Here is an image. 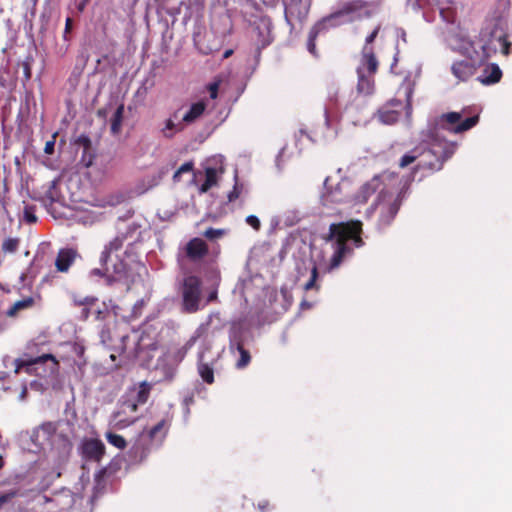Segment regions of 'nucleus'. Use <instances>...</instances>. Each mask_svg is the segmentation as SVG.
Returning a JSON list of instances; mask_svg holds the SVG:
<instances>
[{"mask_svg": "<svg viewBox=\"0 0 512 512\" xmlns=\"http://www.w3.org/2000/svg\"><path fill=\"white\" fill-rule=\"evenodd\" d=\"M381 180L378 176L373 177L370 181L363 184L355 195L354 199L357 203H366L368 199L379 189Z\"/></svg>", "mask_w": 512, "mask_h": 512, "instance_id": "412c9836", "label": "nucleus"}, {"mask_svg": "<svg viewBox=\"0 0 512 512\" xmlns=\"http://www.w3.org/2000/svg\"><path fill=\"white\" fill-rule=\"evenodd\" d=\"M91 164H92V158L90 157V159H89V160L87 161V163H86V166L88 167V166H90Z\"/></svg>", "mask_w": 512, "mask_h": 512, "instance_id": "e2e57ef3", "label": "nucleus"}, {"mask_svg": "<svg viewBox=\"0 0 512 512\" xmlns=\"http://www.w3.org/2000/svg\"><path fill=\"white\" fill-rule=\"evenodd\" d=\"M478 67L471 60H460L452 64L451 72L459 81H467L476 73Z\"/></svg>", "mask_w": 512, "mask_h": 512, "instance_id": "a211bd4d", "label": "nucleus"}, {"mask_svg": "<svg viewBox=\"0 0 512 512\" xmlns=\"http://www.w3.org/2000/svg\"><path fill=\"white\" fill-rule=\"evenodd\" d=\"M21 495L19 489L9 490L5 493L0 494V508L3 507L6 503L12 501L17 496Z\"/></svg>", "mask_w": 512, "mask_h": 512, "instance_id": "a19ab883", "label": "nucleus"}, {"mask_svg": "<svg viewBox=\"0 0 512 512\" xmlns=\"http://www.w3.org/2000/svg\"><path fill=\"white\" fill-rule=\"evenodd\" d=\"M151 390L152 384L147 381H142L139 383L134 399L127 398L120 401L118 409L112 414V422L115 428H127L138 420V417L122 418V414L126 413V409L131 413H136L138 411V406L143 405L148 401Z\"/></svg>", "mask_w": 512, "mask_h": 512, "instance_id": "20e7f679", "label": "nucleus"}, {"mask_svg": "<svg viewBox=\"0 0 512 512\" xmlns=\"http://www.w3.org/2000/svg\"><path fill=\"white\" fill-rule=\"evenodd\" d=\"M153 444L145 439L144 434H141L139 439L129 450V457L134 464L142 463L149 455Z\"/></svg>", "mask_w": 512, "mask_h": 512, "instance_id": "f3484780", "label": "nucleus"}, {"mask_svg": "<svg viewBox=\"0 0 512 512\" xmlns=\"http://www.w3.org/2000/svg\"><path fill=\"white\" fill-rule=\"evenodd\" d=\"M98 116L100 117H105L106 116V112L102 109L98 110Z\"/></svg>", "mask_w": 512, "mask_h": 512, "instance_id": "680f3d73", "label": "nucleus"}, {"mask_svg": "<svg viewBox=\"0 0 512 512\" xmlns=\"http://www.w3.org/2000/svg\"><path fill=\"white\" fill-rule=\"evenodd\" d=\"M379 61L375 51L361 49L359 64L356 68L358 83L357 91L370 95L374 91V76L378 71Z\"/></svg>", "mask_w": 512, "mask_h": 512, "instance_id": "39448f33", "label": "nucleus"}, {"mask_svg": "<svg viewBox=\"0 0 512 512\" xmlns=\"http://www.w3.org/2000/svg\"><path fill=\"white\" fill-rule=\"evenodd\" d=\"M258 509L261 512H268L271 509L270 502L268 500H261L258 502Z\"/></svg>", "mask_w": 512, "mask_h": 512, "instance_id": "3c124183", "label": "nucleus"}, {"mask_svg": "<svg viewBox=\"0 0 512 512\" xmlns=\"http://www.w3.org/2000/svg\"><path fill=\"white\" fill-rule=\"evenodd\" d=\"M25 277H26V274L22 273V274H21V276H20V279H21L22 281H24Z\"/></svg>", "mask_w": 512, "mask_h": 512, "instance_id": "69168bd1", "label": "nucleus"}, {"mask_svg": "<svg viewBox=\"0 0 512 512\" xmlns=\"http://www.w3.org/2000/svg\"><path fill=\"white\" fill-rule=\"evenodd\" d=\"M502 78V70L497 64H489L484 70L479 80L484 85H492L498 83Z\"/></svg>", "mask_w": 512, "mask_h": 512, "instance_id": "4be33fe9", "label": "nucleus"}, {"mask_svg": "<svg viewBox=\"0 0 512 512\" xmlns=\"http://www.w3.org/2000/svg\"><path fill=\"white\" fill-rule=\"evenodd\" d=\"M463 112H448L436 117L434 124L427 129L446 130L454 134H460L473 128L479 122V116L473 115L463 119Z\"/></svg>", "mask_w": 512, "mask_h": 512, "instance_id": "6e6552de", "label": "nucleus"}, {"mask_svg": "<svg viewBox=\"0 0 512 512\" xmlns=\"http://www.w3.org/2000/svg\"><path fill=\"white\" fill-rule=\"evenodd\" d=\"M73 21L70 17H68L65 21V29H64V35L68 34L72 29Z\"/></svg>", "mask_w": 512, "mask_h": 512, "instance_id": "864d4df0", "label": "nucleus"}, {"mask_svg": "<svg viewBox=\"0 0 512 512\" xmlns=\"http://www.w3.org/2000/svg\"><path fill=\"white\" fill-rule=\"evenodd\" d=\"M83 458L88 461L100 462L105 455L106 448L100 439H86L81 445Z\"/></svg>", "mask_w": 512, "mask_h": 512, "instance_id": "4468645a", "label": "nucleus"}, {"mask_svg": "<svg viewBox=\"0 0 512 512\" xmlns=\"http://www.w3.org/2000/svg\"><path fill=\"white\" fill-rule=\"evenodd\" d=\"M198 338L199 334L193 335L185 342L183 346L178 348L173 354L174 361L181 362L186 357L187 353L194 347Z\"/></svg>", "mask_w": 512, "mask_h": 512, "instance_id": "cd10ccee", "label": "nucleus"}, {"mask_svg": "<svg viewBox=\"0 0 512 512\" xmlns=\"http://www.w3.org/2000/svg\"><path fill=\"white\" fill-rule=\"evenodd\" d=\"M74 352L78 357L82 358L85 353V348L83 345L74 344Z\"/></svg>", "mask_w": 512, "mask_h": 512, "instance_id": "603ef678", "label": "nucleus"}, {"mask_svg": "<svg viewBox=\"0 0 512 512\" xmlns=\"http://www.w3.org/2000/svg\"><path fill=\"white\" fill-rule=\"evenodd\" d=\"M285 19L288 23L292 20L302 22L308 15L309 8L303 4L302 0H284Z\"/></svg>", "mask_w": 512, "mask_h": 512, "instance_id": "2eb2a0df", "label": "nucleus"}, {"mask_svg": "<svg viewBox=\"0 0 512 512\" xmlns=\"http://www.w3.org/2000/svg\"><path fill=\"white\" fill-rule=\"evenodd\" d=\"M185 253L189 260L196 262L208 255L209 247L203 239L195 237L186 244Z\"/></svg>", "mask_w": 512, "mask_h": 512, "instance_id": "dca6fc26", "label": "nucleus"}, {"mask_svg": "<svg viewBox=\"0 0 512 512\" xmlns=\"http://www.w3.org/2000/svg\"><path fill=\"white\" fill-rule=\"evenodd\" d=\"M301 307L305 308V309H309V308H311V304L308 303L307 301H302L301 302Z\"/></svg>", "mask_w": 512, "mask_h": 512, "instance_id": "13d9d810", "label": "nucleus"}, {"mask_svg": "<svg viewBox=\"0 0 512 512\" xmlns=\"http://www.w3.org/2000/svg\"><path fill=\"white\" fill-rule=\"evenodd\" d=\"M217 184V172L214 168H207L205 170V181L200 187L201 192H207L212 186Z\"/></svg>", "mask_w": 512, "mask_h": 512, "instance_id": "2f4dec72", "label": "nucleus"}, {"mask_svg": "<svg viewBox=\"0 0 512 512\" xmlns=\"http://www.w3.org/2000/svg\"><path fill=\"white\" fill-rule=\"evenodd\" d=\"M79 10L82 11L83 10V5H80L79 6Z\"/></svg>", "mask_w": 512, "mask_h": 512, "instance_id": "338daca9", "label": "nucleus"}, {"mask_svg": "<svg viewBox=\"0 0 512 512\" xmlns=\"http://www.w3.org/2000/svg\"><path fill=\"white\" fill-rule=\"evenodd\" d=\"M40 430L47 436V440L52 444L56 443L57 424L54 422H45L40 426Z\"/></svg>", "mask_w": 512, "mask_h": 512, "instance_id": "72a5a7b5", "label": "nucleus"}, {"mask_svg": "<svg viewBox=\"0 0 512 512\" xmlns=\"http://www.w3.org/2000/svg\"><path fill=\"white\" fill-rule=\"evenodd\" d=\"M206 107L207 105L204 101L193 103L182 117L184 124H192L196 122L204 114Z\"/></svg>", "mask_w": 512, "mask_h": 512, "instance_id": "b1692460", "label": "nucleus"}, {"mask_svg": "<svg viewBox=\"0 0 512 512\" xmlns=\"http://www.w3.org/2000/svg\"><path fill=\"white\" fill-rule=\"evenodd\" d=\"M123 246V239L121 237H115L105 247L100 256V263L105 266V271L109 272L108 260L112 252L118 251Z\"/></svg>", "mask_w": 512, "mask_h": 512, "instance_id": "5701e85b", "label": "nucleus"}, {"mask_svg": "<svg viewBox=\"0 0 512 512\" xmlns=\"http://www.w3.org/2000/svg\"><path fill=\"white\" fill-rule=\"evenodd\" d=\"M134 414H135V413H131L128 409H126V413H125V414H122V418H127V417H136Z\"/></svg>", "mask_w": 512, "mask_h": 512, "instance_id": "4d7b16f0", "label": "nucleus"}, {"mask_svg": "<svg viewBox=\"0 0 512 512\" xmlns=\"http://www.w3.org/2000/svg\"><path fill=\"white\" fill-rule=\"evenodd\" d=\"M173 117H174V118H177V112H175V113L173 114Z\"/></svg>", "mask_w": 512, "mask_h": 512, "instance_id": "774afa93", "label": "nucleus"}, {"mask_svg": "<svg viewBox=\"0 0 512 512\" xmlns=\"http://www.w3.org/2000/svg\"><path fill=\"white\" fill-rule=\"evenodd\" d=\"M113 280H120L127 275L126 264L123 261H118L113 265Z\"/></svg>", "mask_w": 512, "mask_h": 512, "instance_id": "58836bf2", "label": "nucleus"}, {"mask_svg": "<svg viewBox=\"0 0 512 512\" xmlns=\"http://www.w3.org/2000/svg\"><path fill=\"white\" fill-rule=\"evenodd\" d=\"M57 440L62 442L63 449H66V450H70L71 449L72 444H71L69 438L65 434L57 432L56 441Z\"/></svg>", "mask_w": 512, "mask_h": 512, "instance_id": "09e8293b", "label": "nucleus"}, {"mask_svg": "<svg viewBox=\"0 0 512 512\" xmlns=\"http://www.w3.org/2000/svg\"><path fill=\"white\" fill-rule=\"evenodd\" d=\"M411 180L405 181L397 196L390 202L383 201L381 204L379 221L382 225H390L397 215L403 200L406 198Z\"/></svg>", "mask_w": 512, "mask_h": 512, "instance_id": "9d476101", "label": "nucleus"}, {"mask_svg": "<svg viewBox=\"0 0 512 512\" xmlns=\"http://www.w3.org/2000/svg\"><path fill=\"white\" fill-rule=\"evenodd\" d=\"M79 256L75 248H62L58 251L55 267L57 271L65 273L68 272L75 259Z\"/></svg>", "mask_w": 512, "mask_h": 512, "instance_id": "6ab92c4d", "label": "nucleus"}, {"mask_svg": "<svg viewBox=\"0 0 512 512\" xmlns=\"http://www.w3.org/2000/svg\"><path fill=\"white\" fill-rule=\"evenodd\" d=\"M382 0H350L343 2L340 7L319 20L324 26L336 28L345 24H351L363 17L370 18L381 8Z\"/></svg>", "mask_w": 512, "mask_h": 512, "instance_id": "7ed1b4c3", "label": "nucleus"}, {"mask_svg": "<svg viewBox=\"0 0 512 512\" xmlns=\"http://www.w3.org/2000/svg\"><path fill=\"white\" fill-rule=\"evenodd\" d=\"M219 83L213 82L208 85V91L211 99H216L218 96Z\"/></svg>", "mask_w": 512, "mask_h": 512, "instance_id": "8fccbe9b", "label": "nucleus"}, {"mask_svg": "<svg viewBox=\"0 0 512 512\" xmlns=\"http://www.w3.org/2000/svg\"><path fill=\"white\" fill-rule=\"evenodd\" d=\"M76 144L83 147V161H85V155L92 149L91 139L82 134L77 138Z\"/></svg>", "mask_w": 512, "mask_h": 512, "instance_id": "ea45409f", "label": "nucleus"}, {"mask_svg": "<svg viewBox=\"0 0 512 512\" xmlns=\"http://www.w3.org/2000/svg\"><path fill=\"white\" fill-rule=\"evenodd\" d=\"M202 281L198 276L188 275L181 284L182 311L195 313L200 309Z\"/></svg>", "mask_w": 512, "mask_h": 512, "instance_id": "1a4fd4ad", "label": "nucleus"}, {"mask_svg": "<svg viewBox=\"0 0 512 512\" xmlns=\"http://www.w3.org/2000/svg\"><path fill=\"white\" fill-rule=\"evenodd\" d=\"M246 191L245 186L243 183H240L238 181V175L235 174V183L233 186V189L228 193V201L234 202L237 200L244 192Z\"/></svg>", "mask_w": 512, "mask_h": 512, "instance_id": "c9c22d12", "label": "nucleus"}, {"mask_svg": "<svg viewBox=\"0 0 512 512\" xmlns=\"http://www.w3.org/2000/svg\"><path fill=\"white\" fill-rule=\"evenodd\" d=\"M493 35L487 31H481L474 40L463 42L462 53L469 60L481 66L497 51L492 44Z\"/></svg>", "mask_w": 512, "mask_h": 512, "instance_id": "423d86ee", "label": "nucleus"}, {"mask_svg": "<svg viewBox=\"0 0 512 512\" xmlns=\"http://www.w3.org/2000/svg\"><path fill=\"white\" fill-rule=\"evenodd\" d=\"M399 117L400 113L396 110H389L386 108L378 110V118L384 124H394L398 121Z\"/></svg>", "mask_w": 512, "mask_h": 512, "instance_id": "7c9ffc66", "label": "nucleus"}, {"mask_svg": "<svg viewBox=\"0 0 512 512\" xmlns=\"http://www.w3.org/2000/svg\"><path fill=\"white\" fill-rule=\"evenodd\" d=\"M318 279V268L316 264L312 265L310 279L304 284L303 289L309 291L312 289L319 290L320 286L316 283Z\"/></svg>", "mask_w": 512, "mask_h": 512, "instance_id": "4c0bfd02", "label": "nucleus"}, {"mask_svg": "<svg viewBox=\"0 0 512 512\" xmlns=\"http://www.w3.org/2000/svg\"><path fill=\"white\" fill-rule=\"evenodd\" d=\"M226 231L224 229L208 228L204 231L203 235L209 240H215L223 237Z\"/></svg>", "mask_w": 512, "mask_h": 512, "instance_id": "79ce46f5", "label": "nucleus"}, {"mask_svg": "<svg viewBox=\"0 0 512 512\" xmlns=\"http://www.w3.org/2000/svg\"><path fill=\"white\" fill-rule=\"evenodd\" d=\"M20 246V239L17 237H8L4 239L1 245V250L3 253L12 254L15 253Z\"/></svg>", "mask_w": 512, "mask_h": 512, "instance_id": "473e14b6", "label": "nucleus"}, {"mask_svg": "<svg viewBox=\"0 0 512 512\" xmlns=\"http://www.w3.org/2000/svg\"><path fill=\"white\" fill-rule=\"evenodd\" d=\"M381 29H382V24L378 23L374 27L372 32L369 35L366 36L365 42H364V45H363L362 49H367V50H370V51H375L373 43H374L376 37L378 36L379 32L381 31Z\"/></svg>", "mask_w": 512, "mask_h": 512, "instance_id": "e433bc0d", "label": "nucleus"}, {"mask_svg": "<svg viewBox=\"0 0 512 512\" xmlns=\"http://www.w3.org/2000/svg\"><path fill=\"white\" fill-rule=\"evenodd\" d=\"M35 299L32 296L16 301L6 312L8 317H16L22 310L30 309L34 306Z\"/></svg>", "mask_w": 512, "mask_h": 512, "instance_id": "a878e982", "label": "nucleus"}, {"mask_svg": "<svg viewBox=\"0 0 512 512\" xmlns=\"http://www.w3.org/2000/svg\"><path fill=\"white\" fill-rule=\"evenodd\" d=\"M46 362H50V364L47 367V372L50 375H57L59 373V361L56 359V357L53 354L47 353L42 354L38 357H30L27 359H17L15 361V373H19L23 368L26 369L28 373L31 372L32 366L38 365V364H44Z\"/></svg>", "mask_w": 512, "mask_h": 512, "instance_id": "9b49d317", "label": "nucleus"}, {"mask_svg": "<svg viewBox=\"0 0 512 512\" xmlns=\"http://www.w3.org/2000/svg\"><path fill=\"white\" fill-rule=\"evenodd\" d=\"M57 133H54L52 135V139L47 141L44 146V152L46 154H53L54 153V147H55V141H56Z\"/></svg>", "mask_w": 512, "mask_h": 512, "instance_id": "de8ad7c7", "label": "nucleus"}, {"mask_svg": "<svg viewBox=\"0 0 512 512\" xmlns=\"http://www.w3.org/2000/svg\"><path fill=\"white\" fill-rule=\"evenodd\" d=\"M23 68H24V75H25V78H26V79H30V78H31V68H30L29 63L24 62V63H23Z\"/></svg>", "mask_w": 512, "mask_h": 512, "instance_id": "5fc2aeb1", "label": "nucleus"}, {"mask_svg": "<svg viewBox=\"0 0 512 512\" xmlns=\"http://www.w3.org/2000/svg\"><path fill=\"white\" fill-rule=\"evenodd\" d=\"M184 127L183 120L176 123L172 118H169L165 121V126L161 132L165 138L171 139L176 133L183 131Z\"/></svg>", "mask_w": 512, "mask_h": 512, "instance_id": "bb28decb", "label": "nucleus"}, {"mask_svg": "<svg viewBox=\"0 0 512 512\" xmlns=\"http://www.w3.org/2000/svg\"><path fill=\"white\" fill-rule=\"evenodd\" d=\"M124 117V104H120L114 112L111 119V133L117 135L121 131L122 121Z\"/></svg>", "mask_w": 512, "mask_h": 512, "instance_id": "c85d7f7f", "label": "nucleus"}, {"mask_svg": "<svg viewBox=\"0 0 512 512\" xmlns=\"http://www.w3.org/2000/svg\"><path fill=\"white\" fill-rule=\"evenodd\" d=\"M352 194L353 187L349 178L340 177L336 181L332 176H327L323 183L321 203L324 206L345 203L350 200Z\"/></svg>", "mask_w": 512, "mask_h": 512, "instance_id": "0eeeda50", "label": "nucleus"}, {"mask_svg": "<svg viewBox=\"0 0 512 512\" xmlns=\"http://www.w3.org/2000/svg\"><path fill=\"white\" fill-rule=\"evenodd\" d=\"M216 299H217V292H216V291H214V292H212V293H210V294H209V296H208V301H209V302H210V301H214V300H216Z\"/></svg>", "mask_w": 512, "mask_h": 512, "instance_id": "6e6d98bb", "label": "nucleus"}, {"mask_svg": "<svg viewBox=\"0 0 512 512\" xmlns=\"http://www.w3.org/2000/svg\"><path fill=\"white\" fill-rule=\"evenodd\" d=\"M455 149L456 145L438 135L435 129H426L422 132L421 142L400 158L399 167L406 168L418 161L412 170V177L421 173L422 180L440 171Z\"/></svg>", "mask_w": 512, "mask_h": 512, "instance_id": "f257e3e1", "label": "nucleus"}, {"mask_svg": "<svg viewBox=\"0 0 512 512\" xmlns=\"http://www.w3.org/2000/svg\"><path fill=\"white\" fill-rule=\"evenodd\" d=\"M3 465H4V461H3L2 457L0 456V469L3 467Z\"/></svg>", "mask_w": 512, "mask_h": 512, "instance_id": "0e129e2a", "label": "nucleus"}, {"mask_svg": "<svg viewBox=\"0 0 512 512\" xmlns=\"http://www.w3.org/2000/svg\"><path fill=\"white\" fill-rule=\"evenodd\" d=\"M232 53H233V51H232V50H226V51L224 52V58H228Z\"/></svg>", "mask_w": 512, "mask_h": 512, "instance_id": "052dcab7", "label": "nucleus"}, {"mask_svg": "<svg viewBox=\"0 0 512 512\" xmlns=\"http://www.w3.org/2000/svg\"><path fill=\"white\" fill-rule=\"evenodd\" d=\"M23 218L27 223L30 224L35 223L37 221V217L32 207H25Z\"/></svg>", "mask_w": 512, "mask_h": 512, "instance_id": "49530a36", "label": "nucleus"}, {"mask_svg": "<svg viewBox=\"0 0 512 512\" xmlns=\"http://www.w3.org/2000/svg\"><path fill=\"white\" fill-rule=\"evenodd\" d=\"M498 42L501 46V50H502V53L504 55H509L510 53V48H511V42L508 40V36L507 35H502V36H499L498 37Z\"/></svg>", "mask_w": 512, "mask_h": 512, "instance_id": "37998d69", "label": "nucleus"}, {"mask_svg": "<svg viewBox=\"0 0 512 512\" xmlns=\"http://www.w3.org/2000/svg\"><path fill=\"white\" fill-rule=\"evenodd\" d=\"M363 223L358 219H350L329 225L328 233L323 239L331 243L334 252L330 258L327 271H331L353 254L354 249L365 245L363 239Z\"/></svg>", "mask_w": 512, "mask_h": 512, "instance_id": "f03ea898", "label": "nucleus"}, {"mask_svg": "<svg viewBox=\"0 0 512 512\" xmlns=\"http://www.w3.org/2000/svg\"><path fill=\"white\" fill-rule=\"evenodd\" d=\"M229 349L231 352L237 351L240 358L236 362V368L244 369L251 362V355L244 348V335L240 328H232L229 333Z\"/></svg>", "mask_w": 512, "mask_h": 512, "instance_id": "f8f14e48", "label": "nucleus"}, {"mask_svg": "<svg viewBox=\"0 0 512 512\" xmlns=\"http://www.w3.org/2000/svg\"><path fill=\"white\" fill-rule=\"evenodd\" d=\"M272 28L273 24L268 16H262L255 22L254 31L257 34V49L259 51L272 43Z\"/></svg>", "mask_w": 512, "mask_h": 512, "instance_id": "ddd939ff", "label": "nucleus"}, {"mask_svg": "<svg viewBox=\"0 0 512 512\" xmlns=\"http://www.w3.org/2000/svg\"><path fill=\"white\" fill-rule=\"evenodd\" d=\"M197 370L204 382L207 384L214 383V370L208 363H204L200 359L197 365Z\"/></svg>", "mask_w": 512, "mask_h": 512, "instance_id": "c756f323", "label": "nucleus"}, {"mask_svg": "<svg viewBox=\"0 0 512 512\" xmlns=\"http://www.w3.org/2000/svg\"><path fill=\"white\" fill-rule=\"evenodd\" d=\"M192 170H193V163L192 162H185L176 170V172L174 173L173 178H174V180H177V179H179V177L183 173H187V172H190Z\"/></svg>", "mask_w": 512, "mask_h": 512, "instance_id": "c03bdc74", "label": "nucleus"}, {"mask_svg": "<svg viewBox=\"0 0 512 512\" xmlns=\"http://www.w3.org/2000/svg\"><path fill=\"white\" fill-rule=\"evenodd\" d=\"M245 222L251 226L255 231H259L261 229V222L259 218L255 215H249L246 217Z\"/></svg>", "mask_w": 512, "mask_h": 512, "instance_id": "a18cd8bd", "label": "nucleus"}, {"mask_svg": "<svg viewBox=\"0 0 512 512\" xmlns=\"http://www.w3.org/2000/svg\"><path fill=\"white\" fill-rule=\"evenodd\" d=\"M169 426V421L166 419H162L156 425H154L152 428L148 430L147 434L144 435L145 439H147L153 445H160L167 435Z\"/></svg>", "mask_w": 512, "mask_h": 512, "instance_id": "aec40b11", "label": "nucleus"}, {"mask_svg": "<svg viewBox=\"0 0 512 512\" xmlns=\"http://www.w3.org/2000/svg\"><path fill=\"white\" fill-rule=\"evenodd\" d=\"M106 440L109 444L113 445L114 447L118 449H125L127 446V442L125 438L119 434L113 433V432H107L105 434Z\"/></svg>", "mask_w": 512, "mask_h": 512, "instance_id": "f704fd0d", "label": "nucleus"}, {"mask_svg": "<svg viewBox=\"0 0 512 512\" xmlns=\"http://www.w3.org/2000/svg\"><path fill=\"white\" fill-rule=\"evenodd\" d=\"M328 29L320 21L316 22L310 29L308 34L307 49L313 56H318L316 49V39L318 35Z\"/></svg>", "mask_w": 512, "mask_h": 512, "instance_id": "393cba45", "label": "nucleus"}, {"mask_svg": "<svg viewBox=\"0 0 512 512\" xmlns=\"http://www.w3.org/2000/svg\"><path fill=\"white\" fill-rule=\"evenodd\" d=\"M93 273H94V274H96V275H100V276H102V275H104V273H107V272H106L105 270H104V272H103V271H102V270H100V269H94V270H93Z\"/></svg>", "mask_w": 512, "mask_h": 512, "instance_id": "bf43d9fd", "label": "nucleus"}]
</instances>
